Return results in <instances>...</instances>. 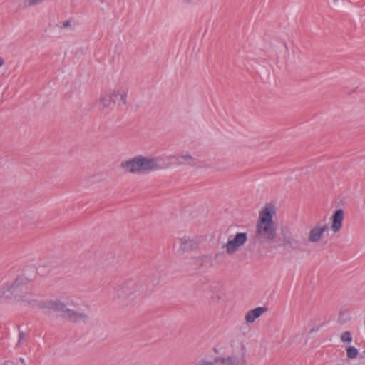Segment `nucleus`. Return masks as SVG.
<instances>
[{"instance_id": "5", "label": "nucleus", "mask_w": 365, "mask_h": 365, "mask_svg": "<svg viewBox=\"0 0 365 365\" xmlns=\"http://www.w3.org/2000/svg\"><path fill=\"white\" fill-rule=\"evenodd\" d=\"M329 232L327 228V222L317 221L310 227L307 234V240L309 244L318 245L324 240L325 235Z\"/></svg>"}, {"instance_id": "4", "label": "nucleus", "mask_w": 365, "mask_h": 365, "mask_svg": "<svg viewBox=\"0 0 365 365\" xmlns=\"http://www.w3.org/2000/svg\"><path fill=\"white\" fill-rule=\"evenodd\" d=\"M27 284L28 279L23 277L4 283L0 289V301L2 299H10L12 297L15 299L17 294L24 289Z\"/></svg>"}, {"instance_id": "6", "label": "nucleus", "mask_w": 365, "mask_h": 365, "mask_svg": "<svg viewBox=\"0 0 365 365\" xmlns=\"http://www.w3.org/2000/svg\"><path fill=\"white\" fill-rule=\"evenodd\" d=\"M248 236L247 232H237L234 235L230 236L222 247L227 255H233L242 249L246 244Z\"/></svg>"}, {"instance_id": "12", "label": "nucleus", "mask_w": 365, "mask_h": 365, "mask_svg": "<svg viewBox=\"0 0 365 365\" xmlns=\"http://www.w3.org/2000/svg\"><path fill=\"white\" fill-rule=\"evenodd\" d=\"M222 365H247L245 351L238 354H232L217 360Z\"/></svg>"}, {"instance_id": "7", "label": "nucleus", "mask_w": 365, "mask_h": 365, "mask_svg": "<svg viewBox=\"0 0 365 365\" xmlns=\"http://www.w3.org/2000/svg\"><path fill=\"white\" fill-rule=\"evenodd\" d=\"M344 219L345 212L343 209L334 210L329 217L330 224L327 223L329 232L332 235L339 233L342 230Z\"/></svg>"}, {"instance_id": "20", "label": "nucleus", "mask_w": 365, "mask_h": 365, "mask_svg": "<svg viewBox=\"0 0 365 365\" xmlns=\"http://www.w3.org/2000/svg\"><path fill=\"white\" fill-rule=\"evenodd\" d=\"M63 28H71L72 27V23L71 21L68 20L63 23Z\"/></svg>"}, {"instance_id": "19", "label": "nucleus", "mask_w": 365, "mask_h": 365, "mask_svg": "<svg viewBox=\"0 0 365 365\" xmlns=\"http://www.w3.org/2000/svg\"><path fill=\"white\" fill-rule=\"evenodd\" d=\"M282 235L284 241L291 242L292 240V234L289 228L284 227L282 230Z\"/></svg>"}, {"instance_id": "10", "label": "nucleus", "mask_w": 365, "mask_h": 365, "mask_svg": "<svg viewBox=\"0 0 365 365\" xmlns=\"http://www.w3.org/2000/svg\"><path fill=\"white\" fill-rule=\"evenodd\" d=\"M68 304L75 306L76 303L71 298H67V302H63L59 299H49L44 302L42 304V308L47 309L50 312H61L63 315L64 314Z\"/></svg>"}, {"instance_id": "2", "label": "nucleus", "mask_w": 365, "mask_h": 365, "mask_svg": "<svg viewBox=\"0 0 365 365\" xmlns=\"http://www.w3.org/2000/svg\"><path fill=\"white\" fill-rule=\"evenodd\" d=\"M165 160L162 156L138 155L122 161L120 166L127 173L140 175L167 168Z\"/></svg>"}, {"instance_id": "21", "label": "nucleus", "mask_w": 365, "mask_h": 365, "mask_svg": "<svg viewBox=\"0 0 365 365\" xmlns=\"http://www.w3.org/2000/svg\"><path fill=\"white\" fill-rule=\"evenodd\" d=\"M5 61L3 57L0 56V69L4 66Z\"/></svg>"}, {"instance_id": "16", "label": "nucleus", "mask_w": 365, "mask_h": 365, "mask_svg": "<svg viewBox=\"0 0 365 365\" xmlns=\"http://www.w3.org/2000/svg\"><path fill=\"white\" fill-rule=\"evenodd\" d=\"M97 104L103 110L111 109L115 107L108 92L103 93L99 96Z\"/></svg>"}, {"instance_id": "1", "label": "nucleus", "mask_w": 365, "mask_h": 365, "mask_svg": "<svg viewBox=\"0 0 365 365\" xmlns=\"http://www.w3.org/2000/svg\"><path fill=\"white\" fill-rule=\"evenodd\" d=\"M277 205L273 202H266L259 208L253 232L256 242L263 245L275 241L277 235Z\"/></svg>"}, {"instance_id": "22", "label": "nucleus", "mask_w": 365, "mask_h": 365, "mask_svg": "<svg viewBox=\"0 0 365 365\" xmlns=\"http://www.w3.org/2000/svg\"><path fill=\"white\" fill-rule=\"evenodd\" d=\"M24 334H23V333H20V334H19V341H20L21 339H23V338H24Z\"/></svg>"}, {"instance_id": "13", "label": "nucleus", "mask_w": 365, "mask_h": 365, "mask_svg": "<svg viewBox=\"0 0 365 365\" xmlns=\"http://www.w3.org/2000/svg\"><path fill=\"white\" fill-rule=\"evenodd\" d=\"M267 311L264 307H258L255 309L248 310L244 317L245 322L247 324H253L258 318Z\"/></svg>"}, {"instance_id": "23", "label": "nucleus", "mask_w": 365, "mask_h": 365, "mask_svg": "<svg viewBox=\"0 0 365 365\" xmlns=\"http://www.w3.org/2000/svg\"><path fill=\"white\" fill-rule=\"evenodd\" d=\"M364 354H365V350L364 351Z\"/></svg>"}, {"instance_id": "15", "label": "nucleus", "mask_w": 365, "mask_h": 365, "mask_svg": "<svg viewBox=\"0 0 365 365\" xmlns=\"http://www.w3.org/2000/svg\"><path fill=\"white\" fill-rule=\"evenodd\" d=\"M63 317L74 322L85 321L88 318V315L86 313L73 310L68 307L66 309Z\"/></svg>"}, {"instance_id": "9", "label": "nucleus", "mask_w": 365, "mask_h": 365, "mask_svg": "<svg viewBox=\"0 0 365 365\" xmlns=\"http://www.w3.org/2000/svg\"><path fill=\"white\" fill-rule=\"evenodd\" d=\"M179 251L187 253L196 251L200 247L199 238L194 235H185L178 240Z\"/></svg>"}, {"instance_id": "17", "label": "nucleus", "mask_w": 365, "mask_h": 365, "mask_svg": "<svg viewBox=\"0 0 365 365\" xmlns=\"http://www.w3.org/2000/svg\"><path fill=\"white\" fill-rule=\"evenodd\" d=\"M341 342L343 344V346L352 345L353 336L350 331H344L339 336Z\"/></svg>"}, {"instance_id": "3", "label": "nucleus", "mask_w": 365, "mask_h": 365, "mask_svg": "<svg viewBox=\"0 0 365 365\" xmlns=\"http://www.w3.org/2000/svg\"><path fill=\"white\" fill-rule=\"evenodd\" d=\"M140 292V285L134 280H127L115 289L116 299L121 301H132L136 299Z\"/></svg>"}, {"instance_id": "11", "label": "nucleus", "mask_w": 365, "mask_h": 365, "mask_svg": "<svg viewBox=\"0 0 365 365\" xmlns=\"http://www.w3.org/2000/svg\"><path fill=\"white\" fill-rule=\"evenodd\" d=\"M15 301L22 307H34L37 304L36 296L24 289L17 294Z\"/></svg>"}, {"instance_id": "14", "label": "nucleus", "mask_w": 365, "mask_h": 365, "mask_svg": "<svg viewBox=\"0 0 365 365\" xmlns=\"http://www.w3.org/2000/svg\"><path fill=\"white\" fill-rule=\"evenodd\" d=\"M171 158L175 159L179 165L195 166L197 164L196 158L188 152L181 153Z\"/></svg>"}, {"instance_id": "18", "label": "nucleus", "mask_w": 365, "mask_h": 365, "mask_svg": "<svg viewBox=\"0 0 365 365\" xmlns=\"http://www.w3.org/2000/svg\"><path fill=\"white\" fill-rule=\"evenodd\" d=\"M345 348L346 357L349 359H356L359 354V349L353 345L347 346Z\"/></svg>"}, {"instance_id": "8", "label": "nucleus", "mask_w": 365, "mask_h": 365, "mask_svg": "<svg viewBox=\"0 0 365 365\" xmlns=\"http://www.w3.org/2000/svg\"><path fill=\"white\" fill-rule=\"evenodd\" d=\"M115 106H124L128 103V88L124 86H118L108 91Z\"/></svg>"}]
</instances>
